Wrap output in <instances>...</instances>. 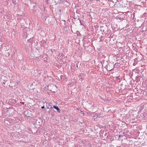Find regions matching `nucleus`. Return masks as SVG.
<instances>
[{
	"label": "nucleus",
	"mask_w": 147,
	"mask_h": 147,
	"mask_svg": "<svg viewBox=\"0 0 147 147\" xmlns=\"http://www.w3.org/2000/svg\"><path fill=\"white\" fill-rule=\"evenodd\" d=\"M84 74L83 73H81L79 76L80 79H81V80H83L84 79Z\"/></svg>",
	"instance_id": "obj_4"
},
{
	"label": "nucleus",
	"mask_w": 147,
	"mask_h": 147,
	"mask_svg": "<svg viewBox=\"0 0 147 147\" xmlns=\"http://www.w3.org/2000/svg\"><path fill=\"white\" fill-rule=\"evenodd\" d=\"M65 28H66V26H65V27H64V29Z\"/></svg>",
	"instance_id": "obj_18"
},
{
	"label": "nucleus",
	"mask_w": 147,
	"mask_h": 147,
	"mask_svg": "<svg viewBox=\"0 0 147 147\" xmlns=\"http://www.w3.org/2000/svg\"><path fill=\"white\" fill-rule=\"evenodd\" d=\"M6 78L4 76H2L1 78V81L3 83V84H5L6 81L5 79Z\"/></svg>",
	"instance_id": "obj_3"
},
{
	"label": "nucleus",
	"mask_w": 147,
	"mask_h": 147,
	"mask_svg": "<svg viewBox=\"0 0 147 147\" xmlns=\"http://www.w3.org/2000/svg\"><path fill=\"white\" fill-rule=\"evenodd\" d=\"M56 87V88H57V87H56V86H55L54 87Z\"/></svg>",
	"instance_id": "obj_20"
},
{
	"label": "nucleus",
	"mask_w": 147,
	"mask_h": 147,
	"mask_svg": "<svg viewBox=\"0 0 147 147\" xmlns=\"http://www.w3.org/2000/svg\"><path fill=\"white\" fill-rule=\"evenodd\" d=\"M63 21L64 22H66V21H65V20H63Z\"/></svg>",
	"instance_id": "obj_21"
},
{
	"label": "nucleus",
	"mask_w": 147,
	"mask_h": 147,
	"mask_svg": "<svg viewBox=\"0 0 147 147\" xmlns=\"http://www.w3.org/2000/svg\"><path fill=\"white\" fill-rule=\"evenodd\" d=\"M28 116V117H30V116Z\"/></svg>",
	"instance_id": "obj_23"
},
{
	"label": "nucleus",
	"mask_w": 147,
	"mask_h": 147,
	"mask_svg": "<svg viewBox=\"0 0 147 147\" xmlns=\"http://www.w3.org/2000/svg\"><path fill=\"white\" fill-rule=\"evenodd\" d=\"M53 107L57 110L58 113H60V112L61 110L57 106L54 105L53 106Z\"/></svg>",
	"instance_id": "obj_5"
},
{
	"label": "nucleus",
	"mask_w": 147,
	"mask_h": 147,
	"mask_svg": "<svg viewBox=\"0 0 147 147\" xmlns=\"http://www.w3.org/2000/svg\"><path fill=\"white\" fill-rule=\"evenodd\" d=\"M9 86H10V87H11L13 88V87H14V88H15V86L14 84L13 83H12L11 82L10 84L9 85Z\"/></svg>",
	"instance_id": "obj_7"
},
{
	"label": "nucleus",
	"mask_w": 147,
	"mask_h": 147,
	"mask_svg": "<svg viewBox=\"0 0 147 147\" xmlns=\"http://www.w3.org/2000/svg\"><path fill=\"white\" fill-rule=\"evenodd\" d=\"M9 53H7L6 55L7 56H9Z\"/></svg>",
	"instance_id": "obj_12"
},
{
	"label": "nucleus",
	"mask_w": 147,
	"mask_h": 147,
	"mask_svg": "<svg viewBox=\"0 0 147 147\" xmlns=\"http://www.w3.org/2000/svg\"><path fill=\"white\" fill-rule=\"evenodd\" d=\"M63 56V53H61L59 54L58 55V57H59V58H62Z\"/></svg>",
	"instance_id": "obj_9"
},
{
	"label": "nucleus",
	"mask_w": 147,
	"mask_h": 147,
	"mask_svg": "<svg viewBox=\"0 0 147 147\" xmlns=\"http://www.w3.org/2000/svg\"><path fill=\"white\" fill-rule=\"evenodd\" d=\"M42 109H43L44 108V106H43L41 107V108Z\"/></svg>",
	"instance_id": "obj_17"
},
{
	"label": "nucleus",
	"mask_w": 147,
	"mask_h": 147,
	"mask_svg": "<svg viewBox=\"0 0 147 147\" xmlns=\"http://www.w3.org/2000/svg\"><path fill=\"white\" fill-rule=\"evenodd\" d=\"M112 0H109V1H111Z\"/></svg>",
	"instance_id": "obj_19"
},
{
	"label": "nucleus",
	"mask_w": 147,
	"mask_h": 147,
	"mask_svg": "<svg viewBox=\"0 0 147 147\" xmlns=\"http://www.w3.org/2000/svg\"><path fill=\"white\" fill-rule=\"evenodd\" d=\"M36 91L38 92V91L36 90L35 89H34V91L36 92Z\"/></svg>",
	"instance_id": "obj_16"
},
{
	"label": "nucleus",
	"mask_w": 147,
	"mask_h": 147,
	"mask_svg": "<svg viewBox=\"0 0 147 147\" xmlns=\"http://www.w3.org/2000/svg\"><path fill=\"white\" fill-rule=\"evenodd\" d=\"M59 12H61V9H59Z\"/></svg>",
	"instance_id": "obj_14"
},
{
	"label": "nucleus",
	"mask_w": 147,
	"mask_h": 147,
	"mask_svg": "<svg viewBox=\"0 0 147 147\" xmlns=\"http://www.w3.org/2000/svg\"><path fill=\"white\" fill-rule=\"evenodd\" d=\"M50 103H46V107L47 109H50L51 108H52V107L51 105H50Z\"/></svg>",
	"instance_id": "obj_6"
},
{
	"label": "nucleus",
	"mask_w": 147,
	"mask_h": 147,
	"mask_svg": "<svg viewBox=\"0 0 147 147\" xmlns=\"http://www.w3.org/2000/svg\"><path fill=\"white\" fill-rule=\"evenodd\" d=\"M73 18L74 19H77L76 18V17H75V15H74V16Z\"/></svg>",
	"instance_id": "obj_15"
},
{
	"label": "nucleus",
	"mask_w": 147,
	"mask_h": 147,
	"mask_svg": "<svg viewBox=\"0 0 147 147\" xmlns=\"http://www.w3.org/2000/svg\"><path fill=\"white\" fill-rule=\"evenodd\" d=\"M123 136V135H119V138H120L121 137H122Z\"/></svg>",
	"instance_id": "obj_13"
},
{
	"label": "nucleus",
	"mask_w": 147,
	"mask_h": 147,
	"mask_svg": "<svg viewBox=\"0 0 147 147\" xmlns=\"http://www.w3.org/2000/svg\"><path fill=\"white\" fill-rule=\"evenodd\" d=\"M115 63L114 65L113 63L110 62L106 66V69L107 71H110L113 70L114 67L115 65H116Z\"/></svg>",
	"instance_id": "obj_1"
},
{
	"label": "nucleus",
	"mask_w": 147,
	"mask_h": 147,
	"mask_svg": "<svg viewBox=\"0 0 147 147\" xmlns=\"http://www.w3.org/2000/svg\"><path fill=\"white\" fill-rule=\"evenodd\" d=\"M39 57H40L38 56H37L35 57V59H36L37 60H38V59H39Z\"/></svg>",
	"instance_id": "obj_10"
},
{
	"label": "nucleus",
	"mask_w": 147,
	"mask_h": 147,
	"mask_svg": "<svg viewBox=\"0 0 147 147\" xmlns=\"http://www.w3.org/2000/svg\"><path fill=\"white\" fill-rule=\"evenodd\" d=\"M76 67H78V65H77Z\"/></svg>",
	"instance_id": "obj_22"
},
{
	"label": "nucleus",
	"mask_w": 147,
	"mask_h": 147,
	"mask_svg": "<svg viewBox=\"0 0 147 147\" xmlns=\"http://www.w3.org/2000/svg\"><path fill=\"white\" fill-rule=\"evenodd\" d=\"M140 76H137L136 77V80L138 82L140 81Z\"/></svg>",
	"instance_id": "obj_8"
},
{
	"label": "nucleus",
	"mask_w": 147,
	"mask_h": 147,
	"mask_svg": "<svg viewBox=\"0 0 147 147\" xmlns=\"http://www.w3.org/2000/svg\"><path fill=\"white\" fill-rule=\"evenodd\" d=\"M39 54V52L38 50L36 49H35V51L34 52H32L31 54V56L33 58L35 57L38 56Z\"/></svg>",
	"instance_id": "obj_2"
},
{
	"label": "nucleus",
	"mask_w": 147,
	"mask_h": 147,
	"mask_svg": "<svg viewBox=\"0 0 147 147\" xmlns=\"http://www.w3.org/2000/svg\"><path fill=\"white\" fill-rule=\"evenodd\" d=\"M59 1L62 2L67 1V0H59Z\"/></svg>",
	"instance_id": "obj_11"
}]
</instances>
